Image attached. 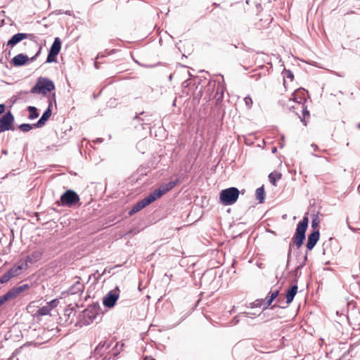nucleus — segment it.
<instances>
[{
	"label": "nucleus",
	"instance_id": "23",
	"mask_svg": "<svg viewBox=\"0 0 360 360\" xmlns=\"http://www.w3.org/2000/svg\"><path fill=\"white\" fill-rule=\"evenodd\" d=\"M158 198L155 195V193L153 191L149 195H148L147 197H146L143 199H142V200H143L145 206L146 207L147 205H150V203L154 202Z\"/></svg>",
	"mask_w": 360,
	"mask_h": 360
},
{
	"label": "nucleus",
	"instance_id": "16",
	"mask_svg": "<svg viewBox=\"0 0 360 360\" xmlns=\"http://www.w3.org/2000/svg\"><path fill=\"white\" fill-rule=\"evenodd\" d=\"M84 290V285L77 281L72 284L68 289V292L70 295L81 294Z\"/></svg>",
	"mask_w": 360,
	"mask_h": 360
},
{
	"label": "nucleus",
	"instance_id": "36",
	"mask_svg": "<svg viewBox=\"0 0 360 360\" xmlns=\"http://www.w3.org/2000/svg\"><path fill=\"white\" fill-rule=\"evenodd\" d=\"M244 101H245V103L246 106L248 108H250L252 107V100L250 98V96H248L245 97L244 98Z\"/></svg>",
	"mask_w": 360,
	"mask_h": 360
},
{
	"label": "nucleus",
	"instance_id": "35",
	"mask_svg": "<svg viewBox=\"0 0 360 360\" xmlns=\"http://www.w3.org/2000/svg\"><path fill=\"white\" fill-rule=\"evenodd\" d=\"M59 303V301L56 299L51 300V302L47 303V306L50 307V310L56 307Z\"/></svg>",
	"mask_w": 360,
	"mask_h": 360
},
{
	"label": "nucleus",
	"instance_id": "22",
	"mask_svg": "<svg viewBox=\"0 0 360 360\" xmlns=\"http://www.w3.org/2000/svg\"><path fill=\"white\" fill-rule=\"evenodd\" d=\"M256 198L259 200L260 203H262L264 200L265 198V192L264 186H261L256 189Z\"/></svg>",
	"mask_w": 360,
	"mask_h": 360
},
{
	"label": "nucleus",
	"instance_id": "11",
	"mask_svg": "<svg viewBox=\"0 0 360 360\" xmlns=\"http://www.w3.org/2000/svg\"><path fill=\"white\" fill-rule=\"evenodd\" d=\"M35 38L36 37L34 34L17 33L12 36V37L8 41L7 46L13 47L23 39H30L31 40L35 41Z\"/></svg>",
	"mask_w": 360,
	"mask_h": 360
},
{
	"label": "nucleus",
	"instance_id": "1",
	"mask_svg": "<svg viewBox=\"0 0 360 360\" xmlns=\"http://www.w3.org/2000/svg\"><path fill=\"white\" fill-rule=\"evenodd\" d=\"M308 224L309 219L307 216H304L302 220L297 224L295 235L292 238V240L297 248H300L302 245L306 238L305 233L308 227Z\"/></svg>",
	"mask_w": 360,
	"mask_h": 360
},
{
	"label": "nucleus",
	"instance_id": "7",
	"mask_svg": "<svg viewBox=\"0 0 360 360\" xmlns=\"http://www.w3.org/2000/svg\"><path fill=\"white\" fill-rule=\"evenodd\" d=\"M14 122V116L11 111L6 112L0 118V133L8 130H13L12 124Z\"/></svg>",
	"mask_w": 360,
	"mask_h": 360
},
{
	"label": "nucleus",
	"instance_id": "55",
	"mask_svg": "<svg viewBox=\"0 0 360 360\" xmlns=\"http://www.w3.org/2000/svg\"><path fill=\"white\" fill-rule=\"evenodd\" d=\"M358 127L360 129V123L358 124Z\"/></svg>",
	"mask_w": 360,
	"mask_h": 360
},
{
	"label": "nucleus",
	"instance_id": "52",
	"mask_svg": "<svg viewBox=\"0 0 360 360\" xmlns=\"http://www.w3.org/2000/svg\"><path fill=\"white\" fill-rule=\"evenodd\" d=\"M135 119H139L137 115L135 116Z\"/></svg>",
	"mask_w": 360,
	"mask_h": 360
},
{
	"label": "nucleus",
	"instance_id": "13",
	"mask_svg": "<svg viewBox=\"0 0 360 360\" xmlns=\"http://www.w3.org/2000/svg\"><path fill=\"white\" fill-rule=\"evenodd\" d=\"M98 315V308L96 306L90 307L84 311L85 322L89 324L96 319Z\"/></svg>",
	"mask_w": 360,
	"mask_h": 360
},
{
	"label": "nucleus",
	"instance_id": "26",
	"mask_svg": "<svg viewBox=\"0 0 360 360\" xmlns=\"http://www.w3.org/2000/svg\"><path fill=\"white\" fill-rule=\"evenodd\" d=\"M179 180L176 179L175 181H171L167 184H162V186L165 188V191L167 193L170 190H172L177 184Z\"/></svg>",
	"mask_w": 360,
	"mask_h": 360
},
{
	"label": "nucleus",
	"instance_id": "15",
	"mask_svg": "<svg viewBox=\"0 0 360 360\" xmlns=\"http://www.w3.org/2000/svg\"><path fill=\"white\" fill-rule=\"evenodd\" d=\"M51 115V103H50L47 109L44 112L40 119L34 124V127H42Z\"/></svg>",
	"mask_w": 360,
	"mask_h": 360
},
{
	"label": "nucleus",
	"instance_id": "28",
	"mask_svg": "<svg viewBox=\"0 0 360 360\" xmlns=\"http://www.w3.org/2000/svg\"><path fill=\"white\" fill-rule=\"evenodd\" d=\"M281 174H274V173H270L269 175V181L274 185V186H276V181L278 179H280L281 178Z\"/></svg>",
	"mask_w": 360,
	"mask_h": 360
},
{
	"label": "nucleus",
	"instance_id": "20",
	"mask_svg": "<svg viewBox=\"0 0 360 360\" xmlns=\"http://www.w3.org/2000/svg\"><path fill=\"white\" fill-rule=\"evenodd\" d=\"M41 256L42 252L41 251H34L26 257L25 262L30 264L34 263L39 260L41 258Z\"/></svg>",
	"mask_w": 360,
	"mask_h": 360
},
{
	"label": "nucleus",
	"instance_id": "47",
	"mask_svg": "<svg viewBox=\"0 0 360 360\" xmlns=\"http://www.w3.org/2000/svg\"><path fill=\"white\" fill-rule=\"evenodd\" d=\"M103 360H111V358L109 357L108 359H107V356H105Z\"/></svg>",
	"mask_w": 360,
	"mask_h": 360
},
{
	"label": "nucleus",
	"instance_id": "43",
	"mask_svg": "<svg viewBox=\"0 0 360 360\" xmlns=\"http://www.w3.org/2000/svg\"><path fill=\"white\" fill-rule=\"evenodd\" d=\"M311 146L314 149V150H318V149H319L318 146H317V145H316V144H314V143H312V144L311 145Z\"/></svg>",
	"mask_w": 360,
	"mask_h": 360
},
{
	"label": "nucleus",
	"instance_id": "33",
	"mask_svg": "<svg viewBox=\"0 0 360 360\" xmlns=\"http://www.w3.org/2000/svg\"><path fill=\"white\" fill-rule=\"evenodd\" d=\"M319 217L317 215H314V218L312 219V221H311V227L314 229H316L319 226Z\"/></svg>",
	"mask_w": 360,
	"mask_h": 360
},
{
	"label": "nucleus",
	"instance_id": "51",
	"mask_svg": "<svg viewBox=\"0 0 360 360\" xmlns=\"http://www.w3.org/2000/svg\"><path fill=\"white\" fill-rule=\"evenodd\" d=\"M312 155H314V156H316V157H320L319 155H315V154H314V153H313Z\"/></svg>",
	"mask_w": 360,
	"mask_h": 360
},
{
	"label": "nucleus",
	"instance_id": "4",
	"mask_svg": "<svg viewBox=\"0 0 360 360\" xmlns=\"http://www.w3.org/2000/svg\"><path fill=\"white\" fill-rule=\"evenodd\" d=\"M239 196V191L236 187H231L222 190L219 193L220 202L224 205L234 204Z\"/></svg>",
	"mask_w": 360,
	"mask_h": 360
},
{
	"label": "nucleus",
	"instance_id": "10",
	"mask_svg": "<svg viewBox=\"0 0 360 360\" xmlns=\"http://www.w3.org/2000/svg\"><path fill=\"white\" fill-rule=\"evenodd\" d=\"M41 51V47L39 49L37 53L32 56L30 59H29L28 56L27 55H25L23 53H20L16 55L15 57L13 58L11 63L15 67H20L22 65H24L29 60L30 61L33 62L36 60L37 57L39 55Z\"/></svg>",
	"mask_w": 360,
	"mask_h": 360
},
{
	"label": "nucleus",
	"instance_id": "34",
	"mask_svg": "<svg viewBox=\"0 0 360 360\" xmlns=\"http://www.w3.org/2000/svg\"><path fill=\"white\" fill-rule=\"evenodd\" d=\"M264 300L262 299H260V300H256L255 302H253L252 304H251V307L252 308H254V307H260L264 302Z\"/></svg>",
	"mask_w": 360,
	"mask_h": 360
},
{
	"label": "nucleus",
	"instance_id": "14",
	"mask_svg": "<svg viewBox=\"0 0 360 360\" xmlns=\"http://www.w3.org/2000/svg\"><path fill=\"white\" fill-rule=\"evenodd\" d=\"M319 236L320 233L318 229L314 230L308 236L307 248L309 250H311L314 248L319 239Z\"/></svg>",
	"mask_w": 360,
	"mask_h": 360
},
{
	"label": "nucleus",
	"instance_id": "32",
	"mask_svg": "<svg viewBox=\"0 0 360 360\" xmlns=\"http://www.w3.org/2000/svg\"><path fill=\"white\" fill-rule=\"evenodd\" d=\"M154 193H155V195L159 198L162 195L165 194L167 192L165 191V188L161 185L158 189H155L154 191Z\"/></svg>",
	"mask_w": 360,
	"mask_h": 360
},
{
	"label": "nucleus",
	"instance_id": "2",
	"mask_svg": "<svg viewBox=\"0 0 360 360\" xmlns=\"http://www.w3.org/2000/svg\"><path fill=\"white\" fill-rule=\"evenodd\" d=\"M79 195L75 191L69 189L61 195L56 204L58 206L72 207L79 204Z\"/></svg>",
	"mask_w": 360,
	"mask_h": 360
},
{
	"label": "nucleus",
	"instance_id": "6",
	"mask_svg": "<svg viewBox=\"0 0 360 360\" xmlns=\"http://www.w3.org/2000/svg\"><path fill=\"white\" fill-rule=\"evenodd\" d=\"M120 289L116 287L115 289L108 292L103 299V304L105 307L112 308L115 306L119 298Z\"/></svg>",
	"mask_w": 360,
	"mask_h": 360
},
{
	"label": "nucleus",
	"instance_id": "46",
	"mask_svg": "<svg viewBox=\"0 0 360 360\" xmlns=\"http://www.w3.org/2000/svg\"><path fill=\"white\" fill-rule=\"evenodd\" d=\"M301 269H297V266L296 267L295 270V273L296 275H297L298 274V271L300 270Z\"/></svg>",
	"mask_w": 360,
	"mask_h": 360
},
{
	"label": "nucleus",
	"instance_id": "38",
	"mask_svg": "<svg viewBox=\"0 0 360 360\" xmlns=\"http://www.w3.org/2000/svg\"><path fill=\"white\" fill-rule=\"evenodd\" d=\"M307 259V254L306 253V255H304V259H303V262L302 263H300L298 266H297V269H302L304 267V266L306 264V261Z\"/></svg>",
	"mask_w": 360,
	"mask_h": 360
},
{
	"label": "nucleus",
	"instance_id": "21",
	"mask_svg": "<svg viewBox=\"0 0 360 360\" xmlns=\"http://www.w3.org/2000/svg\"><path fill=\"white\" fill-rule=\"evenodd\" d=\"M146 206L143 202V200H140L139 202H138L137 203H136L133 207L130 210V211L129 212V216H131L133 215L134 214L139 212L140 210H141L143 208H144Z\"/></svg>",
	"mask_w": 360,
	"mask_h": 360
},
{
	"label": "nucleus",
	"instance_id": "5",
	"mask_svg": "<svg viewBox=\"0 0 360 360\" xmlns=\"http://www.w3.org/2000/svg\"><path fill=\"white\" fill-rule=\"evenodd\" d=\"M30 288L28 284H23L20 286H15L9 290L6 293L0 297V307L5 302L16 298L20 293Z\"/></svg>",
	"mask_w": 360,
	"mask_h": 360
},
{
	"label": "nucleus",
	"instance_id": "18",
	"mask_svg": "<svg viewBox=\"0 0 360 360\" xmlns=\"http://www.w3.org/2000/svg\"><path fill=\"white\" fill-rule=\"evenodd\" d=\"M297 285H293L290 289H288L286 292V303L288 304H290L295 295L297 294Z\"/></svg>",
	"mask_w": 360,
	"mask_h": 360
},
{
	"label": "nucleus",
	"instance_id": "48",
	"mask_svg": "<svg viewBox=\"0 0 360 360\" xmlns=\"http://www.w3.org/2000/svg\"><path fill=\"white\" fill-rule=\"evenodd\" d=\"M347 224H348V227L350 229H352V228L351 227V226L349 224V223L347 222Z\"/></svg>",
	"mask_w": 360,
	"mask_h": 360
},
{
	"label": "nucleus",
	"instance_id": "31",
	"mask_svg": "<svg viewBox=\"0 0 360 360\" xmlns=\"http://www.w3.org/2000/svg\"><path fill=\"white\" fill-rule=\"evenodd\" d=\"M117 52V50L116 49H112L110 51H108V50H105L104 53H99L98 55H97V57H96V60L99 59V58H103L105 57V56H109V55H111L114 53Z\"/></svg>",
	"mask_w": 360,
	"mask_h": 360
},
{
	"label": "nucleus",
	"instance_id": "45",
	"mask_svg": "<svg viewBox=\"0 0 360 360\" xmlns=\"http://www.w3.org/2000/svg\"><path fill=\"white\" fill-rule=\"evenodd\" d=\"M99 63H99V62H98V61H95V62H94V66H95V68H96V69H98V65H99Z\"/></svg>",
	"mask_w": 360,
	"mask_h": 360
},
{
	"label": "nucleus",
	"instance_id": "3",
	"mask_svg": "<svg viewBox=\"0 0 360 360\" xmlns=\"http://www.w3.org/2000/svg\"><path fill=\"white\" fill-rule=\"evenodd\" d=\"M55 89L53 82L48 78L39 77L36 84L31 89V94L46 95Z\"/></svg>",
	"mask_w": 360,
	"mask_h": 360
},
{
	"label": "nucleus",
	"instance_id": "27",
	"mask_svg": "<svg viewBox=\"0 0 360 360\" xmlns=\"http://www.w3.org/2000/svg\"><path fill=\"white\" fill-rule=\"evenodd\" d=\"M33 128H35L34 124H31L24 123V124H21L20 125L18 126V129L23 132L30 131Z\"/></svg>",
	"mask_w": 360,
	"mask_h": 360
},
{
	"label": "nucleus",
	"instance_id": "49",
	"mask_svg": "<svg viewBox=\"0 0 360 360\" xmlns=\"http://www.w3.org/2000/svg\"><path fill=\"white\" fill-rule=\"evenodd\" d=\"M243 314H245L246 316H248V314H250V313H248V312H244Z\"/></svg>",
	"mask_w": 360,
	"mask_h": 360
},
{
	"label": "nucleus",
	"instance_id": "40",
	"mask_svg": "<svg viewBox=\"0 0 360 360\" xmlns=\"http://www.w3.org/2000/svg\"><path fill=\"white\" fill-rule=\"evenodd\" d=\"M291 252H292V246H291V244H290L289 250H288V261H287V266H288V264H289L290 257V255H291Z\"/></svg>",
	"mask_w": 360,
	"mask_h": 360
},
{
	"label": "nucleus",
	"instance_id": "39",
	"mask_svg": "<svg viewBox=\"0 0 360 360\" xmlns=\"http://www.w3.org/2000/svg\"><path fill=\"white\" fill-rule=\"evenodd\" d=\"M307 259V254L306 253V255H304V259H303V262L302 263H300L298 266H297V269H302L304 267V266L306 264V261Z\"/></svg>",
	"mask_w": 360,
	"mask_h": 360
},
{
	"label": "nucleus",
	"instance_id": "41",
	"mask_svg": "<svg viewBox=\"0 0 360 360\" xmlns=\"http://www.w3.org/2000/svg\"><path fill=\"white\" fill-rule=\"evenodd\" d=\"M4 110H5V105L0 104V115L4 113Z\"/></svg>",
	"mask_w": 360,
	"mask_h": 360
},
{
	"label": "nucleus",
	"instance_id": "8",
	"mask_svg": "<svg viewBox=\"0 0 360 360\" xmlns=\"http://www.w3.org/2000/svg\"><path fill=\"white\" fill-rule=\"evenodd\" d=\"M61 49V41L58 37L55 38L46 58V63H53L56 61V57Z\"/></svg>",
	"mask_w": 360,
	"mask_h": 360
},
{
	"label": "nucleus",
	"instance_id": "54",
	"mask_svg": "<svg viewBox=\"0 0 360 360\" xmlns=\"http://www.w3.org/2000/svg\"><path fill=\"white\" fill-rule=\"evenodd\" d=\"M145 67L148 68V67H151V66L150 65H145Z\"/></svg>",
	"mask_w": 360,
	"mask_h": 360
},
{
	"label": "nucleus",
	"instance_id": "44",
	"mask_svg": "<svg viewBox=\"0 0 360 360\" xmlns=\"http://www.w3.org/2000/svg\"><path fill=\"white\" fill-rule=\"evenodd\" d=\"M287 108H288L290 110H291L292 109L295 108V105H288H288H287Z\"/></svg>",
	"mask_w": 360,
	"mask_h": 360
},
{
	"label": "nucleus",
	"instance_id": "24",
	"mask_svg": "<svg viewBox=\"0 0 360 360\" xmlns=\"http://www.w3.org/2000/svg\"><path fill=\"white\" fill-rule=\"evenodd\" d=\"M27 110L29 112V119L34 120L39 117V113L37 112V109L34 106H29L27 108Z\"/></svg>",
	"mask_w": 360,
	"mask_h": 360
},
{
	"label": "nucleus",
	"instance_id": "12",
	"mask_svg": "<svg viewBox=\"0 0 360 360\" xmlns=\"http://www.w3.org/2000/svg\"><path fill=\"white\" fill-rule=\"evenodd\" d=\"M306 94L307 91L304 89H297L292 94L291 97L288 100V102L290 103L291 101H293L297 105L304 104L303 101H306Z\"/></svg>",
	"mask_w": 360,
	"mask_h": 360
},
{
	"label": "nucleus",
	"instance_id": "42",
	"mask_svg": "<svg viewBox=\"0 0 360 360\" xmlns=\"http://www.w3.org/2000/svg\"><path fill=\"white\" fill-rule=\"evenodd\" d=\"M103 139H101V138H98V139H96L94 141V142H95V143H102V142H103Z\"/></svg>",
	"mask_w": 360,
	"mask_h": 360
},
{
	"label": "nucleus",
	"instance_id": "9",
	"mask_svg": "<svg viewBox=\"0 0 360 360\" xmlns=\"http://www.w3.org/2000/svg\"><path fill=\"white\" fill-rule=\"evenodd\" d=\"M22 269V264L21 265H15L12 268H11L8 271H7L4 275L0 277V283L1 284L6 283L8 282L12 278L18 276Z\"/></svg>",
	"mask_w": 360,
	"mask_h": 360
},
{
	"label": "nucleus",
	"instance_id": "19",
	"mask_svg": "<svg viewBox=\"0 0 360 360\" xmlns=\"http://www.w3.org/2000/svg\"><path fill=\"white\" fill-rule=\"evenodd\" d=\"M278 293H279V291L278 290H275L274 292H269V296H267L265 299V300H264V310L266 309L272 303V302L278 297Z\"/></svg>",
	"mask_w": 360,
	"mask_h": 360
},
{
	"label": "nucleus",
	"instance_id": "50",
	"mask_svg": "<svg viewBox=\"0 0 360 360\" xmlns=\"http://www.w3.org/2000/svg\"><path fill=\"white\" fill-rule=\"evenodd\" d=\"M272 151H273V153L276 152V148H274Z\"/></svg>",
	"mask_w": 360,
	"mask_h": 360
},
{
	"label": "nucleus",
	"instance_id": "17",
	"mask_svg": "<svg viewBox=\"0 0 360 360\" xmlns=\"http://www.w3.org/2000/svg\"><path fill=\"white\" fill-rule=\"evenodd\" d=\"M111 346V342H108L107 341L101 342L94 349L95 356L99 355L102 356L104 352H107V350Z\"/></svg>",
	"mask_w": 360,
	"mask_h": 360
},
{
	"label": "nucleus",
	"instance_id": "37",
	"mask_svg": "<svg viewBox=\"0 0 360 360\" xmlns=\"http://www.w3.org/2000/svg\"><path fill=\"white\" fill-rule=\"evenodd\" d=\"M283 76L284 77H287L288 79H290L291 80L293 79V73L292 71L289 70H285L283 72Z\"/></svg>",
	"mask_w": 360,
	"mask_h": 360
},
{
	"label": "nucleus",
	"instance_id": "25",
	"mask_svg": "<svg viewBox=\"0 0 360 360\" xmlns=\"http://www.w3.org/2000/svg\"><path fill=\"white\" fill-rule=\"evenodd\" d=\"M223 96H224L223 87L220 85H218L216 89V93L214 95V97H215L217 101L219 102L220 101H221L223 99Z\"/></svg>",
	"mask_w": 360,
	"mask_h": 360
},
{
	"label": "nucleus",
	"instance_id": "53",
	"mask_svg": "<svg viewBox=\"0 0 360 360\" xmlns=\"http://www.w3.org/2000/svg\"><path fill=\"white\" fill-rule=\"evenodd\" d=\"M3 153H4V154H6V150H3Z\"/></svg>",
	"mask_w": 360,
	"mask_h": 360
},
{
	"label": "nucleus",
	"instance_id": "30",
	"mask_svg": "<svg viewBox=\"0 0 360 360\" xmlns=\"http://www.w3.org/2000/svg\"><path fill=\"white\" fill-rule=\"evenodd\" d=\"M302 115H303V117L302 118L300 116H299V117L300 118L301 122H303L304 125H307V123L305 122V117L307 116L309 117V112L307 110V106H304V104H302Z\"/></svg>",
	"mask_w": 360,
	"mask_h": 360
},
{
	"label": "nucleus",
	"instance_id": "29",
	"mask_svg": "<svg viewBox=\"0 0 360 360\" xmlns=\"http://www.w3.org/2000/svg\"><path fill=\"white\" fill-rule=\"evenodd\" d=\"M50 307L46 305L39 308L37 311V314L39 316H46L50 313Z\"/></svg>",
	"mask_w": 360,
	"mask_h": 360
}]
</instances>
